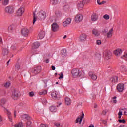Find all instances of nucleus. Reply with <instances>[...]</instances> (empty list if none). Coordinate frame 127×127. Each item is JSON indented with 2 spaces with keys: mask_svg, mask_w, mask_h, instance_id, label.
Masks as SVG:
<instances>
[{
  "mask_svg": "<svg viewBox=\"0 0 127 127\" xmlns=\"http://www.w3.org/2000/svg\"><path fill=\"white\" fill-rule=\"evenodd\" d=\"M15 68L16 69H17V70H19V68H20V66H19V64H16V66H15Z\"/></svg>",
  "mask_w": 127,
  "mask_h": 127,
  "instance_id": "nucleus-54",
  "label": "nucleus"
},
{
  "mask_svg": "<svg viewBox=\"0 0 127 127\" xmlns=\"http://www.w3.org/2000/svg\"><path fill=\"white\" fill-rule=\"evenodd\" d=\"M12 29H13V27L12 26H10L8 28V30H9V31H11Z\"/></svg>",
  "mask_w": 127,
  "mask_h": 127,
  "instance_id": "nucleus-52",
  "label": "nucleus"
},
{
  "mask_svg": "<svg viewBox=\"0 0 127 127\" xmlns=\"http://www.w3.org/2000/svg\"><path fill=\"white\" fill-rule=\"evenodd\" d=\"M104 56L106 59H110L112 57V52L106 51L104 53Z\"/></svg>",
  "mask_w": 127,
  "mask_h": 127,
  "instance_id": "nucleus-11",
  "label": "nucleus"
},
{
  "mask_svg": "<svg viewBox=\"0 0 127 127\" xmlns=\"http://www.w3.org/2000/svg\"><path fill=\"white\" fill-rule=\"evenodd\" d=\"M24 12V8L21 7L18 10L16 13V14L18 16H21V15L23 14Z\"/></svg>",
  "mask_w": 127,
  "mask_h": 127,
  "instance_id": "nucleus-14",
  "label": "nucleus"
},
{
  "mask_svg": "<svg viewBox=\"0 0 127 127\" xmlns=\"http://www.w3.org/2000/svg\"><path fill=\"white\" fill-rule=\"evenodd\" d=\"M92 33L95 36H99L100 35V32L97 29H94L92 30Z\"/></svg>",
  "mask_w": 127,
  "mask_h": 127,
  "instance_id": "nucleus-27",
  "label": "nucleus"
},
{
  "mask_svg": "<svg viewBox=\"0 0 127 127\" xmlns=\"http://www.w3.org/2000/svg\"><path fill=\"white\" fill-rule=\"evenodd\" d=\"M123 115V111H121V110H119V112L118 113V119H121L122 118V116Z\"/></svg>",
  "mask_w": 127,
  "mask_h": 127,
  "instance_id": "nucleus-40",
  "label": "nucleus"
},
{
  "mask_svg": "<svg viewBox=\"0 0 127 127\" xmlns=\"http://www.w3.org/2000/svg\"><path fill=\"white\" fill-rule=\"evenodd\" d=\"M8 52H9V51H8V49L7 48H3L2 49V55L3 56H7Z\"/></svg>",
  "mask_w": 127,
  "mask_h": 127,
  "instance_id": "nucleus-20",
  "label": "nucleus"
},
{
  "mask_svg": "<svg viewBox=\"0 0 127 127\" xmlns=\"http://www.w3.org/2000/svg\"><path fill=\"white\" fill-rule=\"evenodd\" d=\"M97 1L98 4H99V5H102V4H104V3H106V2L105 1H102V2H101L100 0H97Z\"/></svg>",
  "mask_w": 127,
  "mask_h": 127,
  "instance_id": "nucleus-37",
  "label": "nucleus"
},
{
  "mask_svg": "<svg viewBox=\"0 0 127 127\" xmlns=\"http://www.w3.org/2000/svg\"><path fill=\"white\" fill-rule=\"evenodd\" d=\"M40 45L39 44V42H34L33 44L32 48V49H37V48H38L39 47Z\"/></svg>",
  "mask_w": 127,
  "mask_h": 127,
  "instance_id": "nucleus-22",
  "label": "nucleus"
},
{
  "mask_svg": "<svg viewBox=\"0 0 127 127\" xmlns=\"http://www.w3.org/2000/svg\"><path fill=\"white\" fill-rule=\"evenodd\" d=\"M14 118H16V111H14Z\"/></svg>",
  "mask_w": 127,
  "mask_h": 127,
  "instance_id": "nucleus-59",
  "label": "nucleus"
},
{
  "mask_svg": "<svg viewBox=\"0 0 127 127\" xmlns=\"http://www.w3.org/2000/svg\"><path fill=\"white\" fill-rule=\"evenodd\" d=\"M42 102L43 104H46V103H47V101L45 98H43L42 99Z\"/></svg>",
  "mask_w": 127,
  "mask_h": 127,
  "instance_id": "nucleus-50",
  "label": "nucleus"
},
{
  "mask_svg": "<svg viewBox=\"0 0 127 127\" xmlns=\"http://www.w3.org/2000/svg\"><path fill=\"white\" fill-rule=\"evenodd\" d=\"M29 31H28V29L27 28H23L21 30V34L23 36H27L28 35Z\"/></svg>",
  "mask_w": 127,
  "mask_h": 127,
  "instance_id": "nucleus-10",
  "label": "nucleus"
},
{
  "mask_svg": "<svg viewBox=\"0 0 127 127\" xmlns=\"http://www.w3.org/2000/svg\"><path fill=\"white\" fill-rule=\"evenodd\" d=\"M121 110L124 111V115H125V116H127V108L122 109Z\"/></svg>",
  "mask_w": 127,
  "mask_h": 127,
  "instance_id": "nucleus-41",
  "label": "nucleus"
},
{
  "mask_svg": "<svg viewBox=\"0 0 127 127\" xmlns=\"http://www.w3.org/2000/svg\"><path fill=\"white\" fill-rule=\"evenodd\" d=\"M45 35V32L44 31H40L38 35V39H43Z\"/></svg>",
  "mask_w": 127,
  "mask_h": 127,
  "instance_id": "nucleus-13",
  "label": "nucleus"
},
{
  "mask_svg": "<svg viewBox=\"0 0 127 127\" xmlns=\"http://www.w3.org/2000/svg\"><path fill=\"white\" fill-rule=\"evenodd\" d=\"M20 118L22 119V120H24V121H28V120H30V117L27 114L21 115Z\"/></svg>",
  "mask_w": 127,
  "mask_h": 127,
  "instance_id": "nucleus-17",
  "label": "nucleus"
},
{
  "mask_svg": "<svg viewBox=\"0 0 127 127\" xmlns=\"http://www.w3.org/2000/svg\"><path fill=\"white\" fill-rule=\"evenodd\" d=\"M55 126H56V127H59V126H60V123H55Z\"/></svg>",
  "mask_w": 127,
  "mask_h": 127,
  "instance_id": "nucleus-58",
  "label": "nucleus"
},
{
  "mask_svg": "<svg viewBox=\"0 0 127 127\" xmlns=\"http://www.w3.org/2000/svg\"><path fill=\"white\" fill-rule=\"evenodd\" d=\"M121 70H122V71H123V72H127V67H126V66L123 65L121 67Z\"/></svg>",
  "mask_w": 127,
  "mask_h": 127,
  "instance_id": "nucleus-33",
  "label": "nucleus"
},
{
  "mask_svg": "<svg viewBox=\"0 0 127 127\" xmlns=\"http://www.w3.org/2000/svg\"><path fill=\"white\" fill-rule=\"evenodd\" d=\"M119 123H122V124H125V123H126V120H119Z\"/></svg>",
  "mask_w": 127,
  "mask_h": 127,
  "instance_id": "nucleus-51",
  "label": "nucleus"
},
{
  "mask_svg": "<svg viewBox=\"0 0 127 127\" xmlns=\"http://www.w3.org/2000/svg\"><path fill=\"white\" fill-rule=\"evenodd\" d=\"M102 122L104 125H107V123H108V121L106 120H102Z\"/></svg>",
  "mask_w": 127,
  "mask_h": 127,
  "instance_id": "nucleus-55",
  "label": "nucleus"
},
{
  "mask_svg": "<svg viewBox=\"0 0 127 127\" xmlns=\"http://www.w3.org/2000/svg\"><path fill=\"white\" fill-rule=\"evenodd\" d=\"M71 22H72V19H71L70 18H68L65 20L64 22L63 26L66 27L67 26V25H68V24H70Z\"/></svg>",
  "mask_w": 127,
  "mask_h": 127,
  "instance_id": "nucleus-16",
  "label": "nucleus"
},
{
  "mask_svg": "<svg viewBox=\"0 0 127 127\" xmlns=\"http://www.w3.org/2000/svg\"><path fill=\"white\" fill-rule=\"evenodd\" d=\"M121 58H123L124 60H127V53H125L123 56L121 57Z\"/></svg>",
  "mask_w": 127,
  "mask_h": 127,
  "instance_id": "nucleus-38",
  "label": "nucleus"
},
{
  "mask_svg": "<svg viewBox=\"0 0 127 127\" xmlns=\"http://www.w3.org/2000/svg\"><path fill=\"white\" fill-rule=\"evenodd\" d=\"M9 2V0H4V1L2 2L3 5H7Z\"/></svg>",
  "mask_w": 127,
  "mask_h": 127,
  "instance_id": "nucleus-35",
  "label": "nucleus"
},
{
  "mask_svg": "<svg viewBox=\"0 0 127 127\" xmlns=\"http://www.w3.org/2000/svg\"><path fill=\"white\" fill-rule=\"evenodd\" d=\"M47 94V91L45 90L39 92V95L40 96H42L43 95H46Z\"/></svg>",
  "mask_w": 127,
  "mask_h": 127,
  "instance_id": "nucleus-30",
  "label": "nucleus"
},
{
  "mask_svg": "<svg viewBox=\"0 0 127 127\" xmlns=\"http://www.w3.org/2000/svg\"><path fill=\"white\" fill-rule=\"evenodd\" d=\"M89 2V0H83L82 1L83 3H88Z\"/></svg>",
  "mask_w": 127,
  "mask_h": 127,
  "instance_id": "nucleus-56",
  "label": "nucleus"
},
{
  "mask_svg": "<svg viewBox=\"0 0 127 127\" xmlns=\"http://www.w3.org/2000/svg\"><path fill=\"white\" fill-rule=\"evenodd\" d=\"M113 32H114V29L111 28L106 34L107 38H111L113 36Z\"/></svg>",
  "mask_w": 127,
  "mask_h": 127,
  "instance_id": "nucleus-18",
  "label": "nucleus"
},
{
  "mask_svg": "<svg viewBox=\"0 0 127 127\" xmlns=\"http://www.w3.org/2000/svg\"><path fill=\"white\" fill-rule=\"evenodd\" d=\"M107 114V110H103L102 112V115L105 116Z\"/></svg>",
  "mask_w": 127,
  "mask_h": 127,
  "instance_id": "nucleus-57",
  "label": "nucleus"
},
{
  "mask_svg": "<svg viewBox=\"0 0 127 127\" xmlns=\"http://www.w3.org/2000/svg\"><path fill=\"white\" fill-rule=\"evenodd\" d=\"M34 15V18L33 20V24H34V23H35V22H36V17L35 16V14H33Z\"/></svg>",
  "mask_w": 127,
  "mask_h": 127,
  "instance_id": "nucleus-46",
  "label": "nucleus"
},
{
  "mask_svg": "<svg viewBox=\"0 0 127 127\" xmlns=\"http://www.w3.org/2000/svg\"><path fill=\"white\" fill-rule=\"evenodd\" d=\"M103 18L106 20H108V19H110V16L108 14H105L103 16Z\"/></svg>",
  "mask_w": 127,
  "mask_h": 127,
  "instance_id": "nucleus-39",
  "label": "nucleus"
},
{
  "mask_svg": "<svg viewBox=\"0 0 127 127\" xmlns=\"http://www.w3.org/2000/svg\"><path fill=\"white\" fill-rule=\"evenodd\" d=\"M89 76L91 78L93 81H96L98 79V76L96 74L92 73L91 74V73H89Z\"/></svg>",
  "mask_w": 127,
  "mask_h": 127,
  "instance_id": "nucleus-24",
  "label": "nucleus"
},
{
  "mask_svg": "<svg viewBox=\"0 0 127 127\" xmlns=\"http://www.w3.org/2000/svg\"><path fill=\"white\" fill-rule=\"evenodd\" d=\"M122 49H117L116 51H114V54L116 56H120L122 54Z\"/></svg>",
  "mask_w": 127,
  "mask_h": 127,
  "instance_id": "nucleus-23",
  "label": "nucleus"
},
{
  "mask_svg": "<svg viewBox=\"0 0 127 127\" xmlns=\"http://www.w3.org/2000/svg\"><path fill=\"white\" fill-rule=\"evenodd\" d=\"M45 62H46V63H48V62H49V59H46V60L45 61Z\"/></svg>",
  "mask_w": 127,
  "mask_h": 127,
  "instance_id": "nucleus-61",
  "label": "nucleus"
},
{
  "mask_svg": "<svg viewBox=\"0 0 127 127\" xmlns=\"http://www.w3.org/2000/svg\"><path fill=\"white\" fill-rule=\"evenodd\" d=\"M52 70H55V66L52 65Z\"/></svg>",
  "mask_w": 127,
  "mask_h": 127,
  "instance_id": "nucleus-63",
  "label": "nucleus"
},
{
  "mask_svg": "<svg viewBox=\"0 0 127 127\" xmlns=\"http://www.w3.org/2000/svg\"><path fill=\"white\" fill-rule=\"evenodd\" d=\"M63 8L64 10L67 11V10H69V9H70V6H69V5H65L63 7Z\"/></svg>",
  "mask_w": 127,
  "mask_h": 127,
  "instance_id": "nucleus-34",
  "label": "nucleus"
},
{
  "mask_svg": "<svg viewBox=\"0 0 127 127\" xmlns=\"http://www.w3.org/2000/svg\"><path fill=\"white\" fill-rule=\"evenodd\" d=\"M116 99H117V97H116V96H114V97L112 98L113 102L114 104H116V103H117V100H116Z\"/></svg>",
  "mask_w": 127,
  "mask_h": 127,
  "instance_id": "nucleus-47",
  "label": "nucleus"
},
{
  "mask_svg": "<svg viewBox=\"0 0 127 127\" xmlns=\"http://www.w3.org/2000/svg\"><path fill=\"white\" fill-rule=\"evenodd\" d=\"M10 85H11V84L9 82H6L4 83V87L7 88H9V87H10Z\"/></svg>",
  "mask_w": 127,
  "mask_h": 127,
  "instance_id": "nucleus-32",
  "label": "nucleus"
},
{
  "mask_svg": "<svg viewBox=\"0 0 127 127\" xmlns=\"http://www.w3.org/2000/svg\"><path fill=\"white\" fill-rule=\"evenodd\" d=\"M51 95L52 99L54 100H59L60 99V94L58 91H53Z\"/></svg>",
  "mask_w": 127,
  "mask_h": 127,
  "instance_id": "nucleus-4",
  "label": "nucleus"
},
{
  "mask_svg": "<svg viewBox=\"0 0 127 127\" xmlns=\"http://www.w3.org/2000/svg\"><path fill=\"white\" fill-rule=\"evenodd\" d=\"M101 43L102 41H101V40H98L96 41V44H97L98 45H100V44H101Z\"/></svg>",
  "mask_w": 127,
  "mask_h": 127,
  "instance_id": "nucleus-53",
  "label": "nucleus"
},
{
  "mask_svg": "<svg viewBox=\"0 0 127 127\" xmlns=\"http://www.w3.org/2000/svg\"><path fill=\"white\" fill-rule=\"evenodd\" d=\"M78 7L79 10H82V9L84 8V3H83L82 1H80V3H78Z\"/></svg>",
  "mask_w": 127,
  "mask_h": 127,
  "instance_id": "nucleus-26",
  "label": "nucleus"
},
{
  "mask_svg": "<svg viewBox=\"0 0 127 127\" xmlns=\"http://www.w3.org/2000/svg\"><path fill=\"white\" fill-rule=\"evenodd\" d=\"M117 88L119 92H123L124 91V84H119L117 86Z\"/></svg>",
  "mask_w": 127,
  "mask_h": 127,
  "instance_id": "nucleus-19",
  "label": "nucleus"
},
{
  "mask_svg": "<svg viewBox=\"0 0 127 127\" xmlns=\"http://www.w3.org/2000/svg\"><path fill=\"white\" fill-rule=\"evenodd\" d=\"M20 96V94L19 92L14 90L12 92V98L13 100H17L18 99V97Z\"/></svg>",
  "mask_w": 127,
  "mask_h": 127,
  "instance_id": "nucleus-5",
  "label": "nucleus"
},
{
  "mask_svg": "<svg viewBox=\"0 0 127 127\" xmlns=\"http://www.w3.org/2000/svg\"><path fill=\"white\" fill-rule=\"evenodd\" d=\"M39 127H48V125L47 124H41Z\"/></svg>",
  "mask_w": 127,
  "mask_h": 127,
  "instance_id": "nucleus-43",
  "label": "nucleus"
},
{
  "mask_svg": "<svg viewBox=\"0 0 127 127\" xmlns=\"http://www.w3.org/2000/svg\"><path fill=\"white\" fill-rule=\"evenodd\" d=\"M1 122H2V117H1V115H0V123Z\"/></svg>",
  "mask_w": 127,
  "mask_h": 127,
  "instance_id": "nucleus-62",
  "label": "nucleus"
},
{
  "mask_svg": "<svg viewBox=\"0 0 127 127\" xmlns=\"http://www.w3.org/2000/svg\"><path fill=\"white\" fill-rule=\"evenodd\" d=\"M27 127H31V122L30 121L27 122Z\"/></svg>",
  "mask_w": 127,
  "mask_h": 127,
  "instance_id": "nucleus-44",
  "label": "nucleus"
},
{
  "mask_svg": "<svg viewBox=\"0 0 127 127\" xmlns=\"http://www.w3.org/2000/svg\"><path fill=\"white\" fill-rule=\"evenodd\" d=\"M91 98L92 99H96V95H93V94H92V97Z\"/></svg>",
  "mask_w": 127,
  "mask_h": 127,
  "instance_id": "nucleus-60",
  "label": "nucleus"
},
{
  "mask_svg": "<svg viewBox=\"0 0 127 127\" xmlns=\"http://www.w3.org/2000/svg\"><path fill=\"white\" fill-rule=\"evenodd\" d=\"M59 28V26H58V24H57V23H54L53 24H52V31H54V32L57 31Z\"/></svg>",
  "mask_w": 127,
  "mask_h": 127,
  "instance_id": "nucleus-12",
  "label": "nucleus"
},
{
  "mask_svg": "<svg viewBox=\"0 0 127 127\" xmlns=\"http://www.w3.org/2000/svg\"><path fill=\"white\" fill-rule=\"evenodd\" d=\"M37 18L41 19V20H44L46 18V13L43 11H40L37 14Z\"/></svg>",
  "mask_w": 127,
  "mask_h": 127,
  "instance_id": "nucleus-2",
  "label": "nucleus"
},
{
  "mask_svg": "<svg viewBox=\"0 0 127 127\" xmlns=\"http://www.w3.org/2000/svg\"><path fill=\"white\" fill-rule=\"evenodd\" d=\"M111 81L113 83H117V82H118V77L114 76L113 77H112L111 79Z\"/></svg>",
  "mask_w": 127,
  "mask_h": 127,
  "instance_id": "nucleus-28",
  "label": "nucleus"
},
{
  "mask_svg": "<svg viewBox=\"0 0 127 127\" xmlns=\"http://www.w3.org/2000/svg\"><path fill=\"white\" fill-rule=\"evenodd\" d=\"M58 0H51V3L52 4H57Z\"/></svg>",
  "mask_w": 127,
  "mask_h": 127,
  "instance_id": "nucleus-36",
  "label": "nucleus"
},
{
  "mask_svg": "<svg viewBox=\"0 0 127 127\" xmlns=\"http://www.w3.org/2000/svg\"><path fill=\"white\" fill-rule=\"evenodd\" d=\"M34 92L33 91H31L29 93V97H33V96H34Z\"/></svg>",
  "mask_w": 127,
  "mask_h": 127,
  "instance_id": "nucleus-45",
  "label": "nucleus"
},
{
  "mask_svg": "<svg viewBox=\"0 0 127 127\" xmlns=\"http://www.w3.org/2000/svg\"><path fill=\"white\" fill-rule=\"evenodd\" d=\"M84 117H85V115H84V112H82L81 116L78 117L76 121V123H79L80 124H82V121H83V119H84Z\"/></svg>",
  "mask_w": 127,
  "mask_h": 127,
  "instance_id": "nucleus-9",
  "label": "nucleus"
},
{
  "mask_svg": "<svg viewBox=\"0 0 127 127\" xmlns=\"http://www.w3.org/2000/svg\"><path fill=\"white\" fill-rule=\"evenodd\" d=\"M14 127H23V123L20 122L14 125Z\"/></svg>",
  "mask_w": 127,
  "mask_h": 127,
  "instance_id": "nucleus-31",
  "label": "nucleus"
},
{
  "mask_svg": "<svg viewBox=\"0 0 127 127\" xmlns=\"http://www.w3.org/2000/svg\"><path fill=\"white\" fill-rule=\"evenodd\" d=\"M11 50H15L16 49V46H15V45H13L11 47Z\"/></svg>",
  "mask_w": 127,
  "mask_h": 127,
  "instance_id": "nucleus-48",
  "label": "nucleus"
},
{
  "mask_svg": "<svg viewBox=\"0 0 127 127\" xmlns=\"http://www.w3.org/2000/svg\"><path fill=\"white\" fill-rule=\"evenodd\" d=\"M91 18L92 21H97V20H98V19L99 18V16H98V15L96 13H93L92 14Z\"/></svg>",
  "mask_w": 127,
  "mask_h": 127,
  "instance_id": "nucleus-15",
  "label": "nucleus"
},
{
  "mask_svg": "<svg viewBox=\"0 0 127 127\" xmlns=\"http://www.w3.org/2000/svg\"><path fill=\"white\" fill-rule=\"evenodd\" d=\"M83 20V15L81 14H78L75 17V21L77 23L81 22Z\"/></svg>",
  "mask_w": 127,
  "mask_h": 127,
  "instance_id": "nucleus-7",
  "label": "nucleus"
},
{
  "mask_svg": "<svg viewBox=\"0 0 127 127\" xmlns=\"http://www.w3.org/2000/svg\"><path fill=\"white\" fill-rule=\"evenodd\" d=\"M49 110L51 112H56L57 111L56 107L54 106H52L49 108Z\"/></svg>",
  "mask_w": 127,
  "mask_h": 127,
  "instance_id": "nucleus-29",
  "label": "nucleus"
},
{
  "mask_svg": "<svg viewBox=\"0 0 127 127\" xmlns=\"http://www.w3.org/2000/svg\"><path fill=\"white\" fill-rule=\"evenodd\" d=\"M89 127H94V125L91 124V125H90L89 126Z\"/></svg>",
  "mask_w": 127,
  "mask_h": 127,
  "instance_id": "nucleus-64",
  "label": "nucleus"
},
{
  "mask_svg": "<svg viewBox=\"0 0 127 127\" xmlns=\"http://www.w3.org/2000/svg\"><path fill=\"white\" fill-rule=\"evenodd\" d=\"M5 12L7 13H9V14H12L14 12V9H13V7L12 6H8L5 7Z\"/></svg>",
  "mask_w": 127,
  "mask_h": 127,
  "instance_id": "nucleus-6",
  "label": "nucleus"
},
{
  "mask_svg": "<svg viewBox=\"0 0 127 127\" xmlns=\"http://www.w3.org/2000/svg\"><path fill=\"white\" fill-rule=\"evenodd\" d=\"M5 104H6V99H1L0 100V106L3 108L4 113H6L8 116V118L10 122H12V115H11V112H10V111L8 109L4 107V105H5Z\"/></svg>",
  "mask_w": 127,
  "mask_h": 127,
  "instance_id": "nucleus-1",
  "label": "nucleus"
},
{
  "mask_svg": "<svg viewBox=\"0 0 127 127\" xmlns=\"http://www.w3.org/2000/svg\"><path fill=\"white\" fill-rule=\"evenodd\" d=\"M40 72H41V66H38L33 69L32 73L34 75H37Z\"/></svg>",
  "mask_w": 127,
  "mask_h": 127,
  "instance_id": "nucleus-8",
  "label": "nucleus"
},
{
  "mask_svg": "<svg viewBox=\"0 0 127 127\" xmlns=\"http://www.w3.org/2000/svg\"><path fill=\"white\" fill-rule=\"evenodd\" d=\"M63 52H64V54ZM62 54H64V55H67V50H66V49H65L62 50Z\"/></svg>",
  "mask_w": 127,
  "mask_h": 127,
  "instance_id": "nucleus-42",
  "label": "nucleus"
},
{
  "mask_svg": "<svg viewBox=\"0 0 127 127\" xmlns=\"http://www.w3.org/2000/svg\"><path fill=\"white\" fill-rule=\"evenodd\" d=\"M81 41H85L87 39V35L86 34H82L80 36Z\"/></svg>",
  "mask_w": 127,
  "mask_h": 127,
  "instance_id": "nucleus-25",
  "label": "nucleus"
},
{
  "mask_svg": "<svg viewBox=\"0 0 127 127\" xmlns=\"http://www.w3.org/2000/svg\"><path fill=\"white\" fill-rule=\"evenodd\" d=\"M71 74L73 78H78L79 76H81V73L80 72V70H79V69H73L71 71Z\"/></svg>",
  "mask_w": 127,
  "mask_h": 127,
  "instance_id": "nucleus-3",
  "label": "nucleus"
},
{
  "mask_svg": "<svg viewBox=\"0 0 127 127\" xmlns=\"http://www.w3.org/2000/svg\"><path fill=\"white\" fill-rule=\"evenodd\" d=\"M71 103H72V101L71 100V99H70V98L67 97L65 98V105H66L67 106H70Z\"/></svg>",
  "mask_w": 127,
  "mask_h": 127,
  "instance_id": "nucleus-21",
  "label": "nucleus"
},
{
  "mask_svg": "<svg viewBox=\"0 0 127 127\" xmlns=\"http://www.w3.org/2000/svg\"><path fill=\"white\" fill-rule=\"evenodd\" d=\"M63 75H64V73L63 72H61V75L59 77V79L60 80L61 79H63Z\"/></svg>",
  "mask_w": 127,
  "mask_h": 127,
  "instance_id": "nucleus-49",
  "label": "nucleus"
}]
</instances>
